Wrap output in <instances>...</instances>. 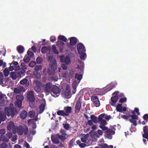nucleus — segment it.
Returning <instances> with one entry per match:
<instances>
[{"instance_id":"nucleus-1","label":"nucleus","mask_w":148,"mask_h":148,"mask_svg":"<svg viewBox=\"0 0 148 148\" xmlns=\"http://www.w3.org/2000/svg\"><path fill=\"white\" fill-rule=\"evenodd\" d=\"M84 66L83 62L80 60H78L77 67L75 69V71L77 72L76 73L75 80L73 81V88L74 90L73 91V94L76 92V88L77 86L80 82V80L82 78V76L81 74L78 73H81L83 71V68Z\"/></svg>"},{"instance_id":"nucleus-2","label":"nucleus","mask_w":148,"mask_h":148,"mask_svg":"<svg viewBox=\"0 0 148 148\" xmlns=\"http://www.w3.org/2000/svg\"><path fill=\"white\" fill-rule=\"evenodd\" d=\"M16 114H17V112L15 108L10 109L8 107L5 108L4 113H0V124L2 121L5 120L6 115L8 116H11L12 117Z\"/></svg>"},{"instance_id":"nucleus-3","label":"nucleus","mask_w":148,"mask_h":148,"mask_svg":"<svg viewBox=\"0 0 148 148\" xmlns=\"http://www.w3.org/2000/svg\"><path fill=\"white\" fill-rule=\"evenodd\" d=\"M48 60L50 62V67L48 69V73L49 75H53L57 69L56 62L52 56H50L49 57Z\"/></svg>"},{"instance_id":"nucleus-4","label":"nucleus","mask_w":148,"mask_h":148,"mask_svg":"<svg viewBox=\"0 0 148 148\" xmlns=\"http://www.w3.org/2000/svg\"><path fill=\"white\" fill-rule=\"evenodd\" d=\"M77 48L78 53L81 55L80 58L84 60L86 57V55L84 53L85 49L84 45L82 43H79L77 45Z\"/></svg>"},{"instance_id":"nucleus-5","label":"nucleus","mask_w":148,"mask_h":148,"mask_svg":"<svg viewBox=\"0 0 148 148\" xmlns=\"http://www.w3.org/2000/svg\"><path fill=\"white\" fill-rule=\"evenodd\" d=\"M17 101L15 103V105L20 108L22 107V101L24 99V97L21 95H17L16 96Z\"/></svg>"},{"instance_id":"nucleus-6","label":"nucleus","mask_w":148,"mask_h":148,"mask_svg":"<svg viewBox=\"0 0 148 148\" xmlns=\"http://www.w3.org/2000/svg\"><path fill=\"white\" fill-rule=\"evenodd\" d=\"M51 94L54 97H56L60 95V91L59 88L56 86H53L52 89Z\"/></svg>"},{"instance_id":"nucleus-7","label":"nucleus","mask_w":148,"mask_h":148,"mask_svg":"<svg viewBox=\"0 0 148 148\" xmlns=\"http://www.w3.org/2000/svg\"><path fill=\"white\" fill-rule=\"evenodd\" d=\"M17 131V132L19 134L22 135L23 134V133L26 134L28 131V129L26 127L23 128L22 126H20L18 128L16 127L15 131Z\"/></svg>"},{"instance_id":"nucleus-8","label":"nucleus","mask_w":148,"mask_h":148,"mask_svg":"<svg viewBox=\"0 0 148 148\" xmlns=\"http://www.w3.org/2000/svg\"><path fill=\"white\" fill-rule=\"evenodd\" d=\"M118 93V91H116L112 94V95L114 96L111 97V101L110 102L111 105L112 106L115 105L116 102L118 100V97L117 96V95Z\"/></svg>"},{"instance_id":"nucleus-9","label":"nucleus","mask_w":148,"mask_h":148,"mask_svg":"<svg viewBox=\"0 0 148 148\" xmlns=\"http://www.w3.org/2000/svg\"><path fill=\"white\" fill-rule=\"evenodd\" d=\"M8 130L10 131H12L13 133H16L15 130L16 129V127L15 126L13 122L10 121L9 122L7 126Z\"/></svg>"},{"instance_id":"nucleus-10","label":"nucleus","mask_w":148,"mask_h":148,"mask_svg":"<svg viewBox=\"0 0 148 148\" xmlns=\"http://www.w3.org/2000/svg\"><path fill=\"white\" fill-rule=\"evenodd\" d=\"M27 98L29 101L33 102L35 100L34 92L32 91H30L27 92Z\"/></svg>"},{"instance_id":"nucleus-11","label":"nucleus","mask_w":148,"mask_h":148,"mask_svg":"<svg viewBox=\"0 0 148 148\" xmlns=\"http://www.w3.org/2000/svg\"><path fill=\"white\" fill-rule=\"evenodd\" d=\"M60 61L66 64H69L71 63V60L69 56L64 57V56L60 57Z\"/></svg>"},{"instance_id":"nucleus-12","label":"nucleus","mask_w":148,"mask_h":148,"mask_svg":"<svg viewBox=\"0 0 148 148\" xmlns=\"http://www.w3.org/2000/svg\"><path fill=\"white\" fill-rule=\"evenodd\" d=\"M99 122L100 124L99 127L102 129L103 131H106L108 130V128L105 126L107 124V122L104 120L99 121Z\"/></svg>"},{"instance_id":"nucleus-13","label":"nucleus","mask_w":148,"mask_h":148,"mask_svg":"<svg viewBox=\"0 0 148 148\" xmlns=\"http://www.w3.org/2000/svg\"><path fill=\"white\" fill-rule=\"evenodd\" d=\"M70 93V87L69 85H67L66 90L64 93L63 94V95L64 97L69 99L71 97Z\"/></svg>"},{"instance_id":"nucleus-14","label":"nucleus","mask_w":148,"mask_h":148,"mask_svg":"<svg viewBox=\"0 0 148 148\" xmlns=\"http://www.w3.org/2000/svg\"><path fill=\"white\" fill-rule=\"evenodd\" d=\"M38 113H38V112H36V113L33 110H32L29 112V116L30 117H34V119L36 121L38 120V119H40V118H39L38 117H37Z\"/></svg>"},{"instance_id":"nucleus-15","label":"nucleus","mask_w":148,"mask_h":148,"mask_svg":"<svg viewBox=\"0 0 148 148\" xmlns=\"http://www.w3.org/2000/svg\"><path fill=\"white\" fill-rule=\"evenodd\" d=\"M25 89L23 87L20 86L15 88L14 89V93L16 94L21 93L22 92H25Z\"/></svg>"},{"instance_id":"nucleus-16","label":"nucleus","mask_w":148,"mask_h":148,"mask_svg":"<svg viewBox=\"0 0 148 148\" xmlns=\"http://www.w3.org/2000/svg\"><path fill=\"white\" fill-rule=\"evenodd\" d=\"M42 103L40 106L39 108L37 109V111L39 113H42L44 110L45 101L44 99H42Z\"/></svg>"},{"instance_id":"nucleus-17","label":"nucleus","mask_w":148,"mask_h":148,"mask_svg":"<svg viewBox=\"0 0 148 148\" xmlns=\"http://www.w3.org/2000/svg\"><path fill=\"white\" fill-rule=\"evenodd\" d=\"M70 74L67 72V73H65L63 75L64 77L66 78L67 81H70L71 79V76H72L74 74V72L73 70H71L70 72Z\"/></svg>"},{"instance_id":"nucleus-18","label":"nucleus","mask_w":148,"mask_h":148,"mask_svg":"<svg viewBox=\"0 0 148 148\" xmlns=\"http://www.w3.org/2000/svg\"><path fill=\"white\" fill-rule=\"evenodd\" d=\"M5 132V130L4 129L0 130V140H3L4 141L8 142V139L7 138H5L3 136V135Z\"/></svg>"},{"instance_id":"nucleus-19","label":"nucleus","mask_w":148,"mask_h":148,"mask_svg":"<svg viewBox=\"0 0 148 148\" xmlns=\"http://www.w3.org/2000/svg\"><path fill=\"white\" fill-rule=\"evenodd\" d=\"M106 135L105 136L109 139H111L112 138V135L115 134V132L113 130L109 129L106 132Z\"/></svg>"},{"instance_id":"nucleus-20","label":"nucleus","mask_w":148,"mask_h":148,"mask_svg":"<svg viewBox=\"0 0 148 148\" xmlns=\"http://www.w3.org/2000/svg\"><path fill=\"white\" fill-rule=\"evenodd\" d=\"M91 100L96 107H98L100 105V103L98 98L96 96H92Z\"/></svg>"},{"instance_id":"nucleus-21","label":"nucleus","mask_w":148,"mask_h":148,"mask_svg":"<svg viewBox=\"0 0 148 148\" xmlns=\"http://www.w3.org/2000/svg\"><path fill=\"white\" fill-rule=\"evenodd\" d=\"M132 119L130 120V122L133 123V125L135 126L137 125L136 120L138 119V116L134 114H133L132 116Z\"/></svg>"},{"instance_id":"nucleus-22","label":"nucleus","mask_w":148,"mask_h":148,"mask_svg":"<svg viewBox=\"0 0 148 148\" xmlns=\"http://www.w3.org/2000/svg\"><path fill=\"white\" fill-rule=\"evenodd\" d=\"M143 131L144 134H143V137L148 140V127L145 126L143 128Z\"/></svg>"},{"instance_id":"nucleus-23","label":"nucleus","mask_w":148,"mask_h":148,"mask_svg":"<svg viewBox=\"0 0 148 148\" xmlns=\"http://www.w3.org/2000/svg\"><path fill=\"white\" fill-rule=\"evenodd\" d=\"M81 107V103L80 101H78L75 106V111L76 113H78Z\"/></svg>"},{"instance_id":"nucleus-24","label":"nucleus","mask_w":148,"mask_h":148,"mask_svg":"<svg viewBox=\"0 0 148 148\" xmlns=\"http://www.w3.org/2000/svg\"><path fill=\"white\" fill-rule=\"evenodd\" d=\"M64 110L65 111V113L66 116H68L69 114L71 112V107H65Z\"/></svg>"},{"instance_id":"nucleus-25","label":"nucleus","mask_w":148,"mask_h":148,"mask_svg":"<svg viewBox=\"0 0 148 148\" xmlns=\"http://www.w3.org/2000/svg\"><path fill=\"white\" fill-rule=\"evenodd\" d=\"M57 45L60 49L63 48L65 45L64 43L63 42L59 40L57 42Z\"/></svg>"},{"instance_id":"nucleus-26","label":"nucleus","mask_w":148,"mask_h":148,"mask_svg":"<svg viewBox=\"0 0 148 148\" xmlns=\"http://www.w3.org/2000/svg\"><path fill=\"white\" fill-rule=\"evenodd\" d=\"M53 87H52L51 84L49 83H47L45 86V90L46 92H50L51 88Z\"/></svg>"},{"instance_id":"nucleus-27","label":"nucleus","mask_w":148,"mask_h":148,"mask_svg":"<svg viewBox=\"0 0 148 148\" xmlns=\"http://www.w3.org/2000/svg\"><path fill=\"white\" fill-rule=\"evenodd\" d=\"M27 116V112L25 111H23L20 114V116L21 119H25Z\"/></svg>"},{"instance_id":"nucleus-28","label":"nucleus","mask_w":148,"mask_h":148,"mask_svg":"<svg viewBox=\"0 0 148 148\" xmlns=\"http://www.w3.org/2000/svg\"><path fill=\"white\" fill-rule=\"evenodd\" d=\"M66 134L65 133H63L62 134H58L57 136L61 140H64L66 138Z\"/></svg>"},{"instance_id":"nucleus-29","label":"nucleus","mask_w":148,"mask_h":148,"mask_svg":"<svg viewBox=\"0 0 148 148\" xmlns=\"http://www.w3.org/2000/svg\"><path fill=\"white\" fill-rule=\"evenodd\" d=\"M77 42V40L75 38L72 37L70 39V44L72 45H73L75 44Z\"/></svg>"},{"instance_id":"nucleus-30","label":"nucleus","mask_w":148,"mask_h":148,"mask_svg":"<svg viewBox=\"0 0 148 148\" xmlns=\"http://www.w3.org/2000/svg\"><path fill=\"white\" fill-rule=\"evenodd\" d=\"M27 82V79L26 78H25L20 81V83L22 85H25L28 86L29 85V84Z\"/></svg>"},{"instance_id":"nucleus-31","label":"nucleus","mask_w":148,"mask_h":148,"mask_svg":"<svg viewBox=\"0 0 148 148\" xmlns=\"http://www.w3.org/2000/svg\"><path fill=\"white\" fill-rule=\"evenodd\" d=\"M17 50L20 53H22L24 51V48L23 47L21 46H18L17 48Z\"/></svg>"},{"instance_id":"nucleus-32","label":"nucleus","mask_w":148,"mask_h":148,"mask_svg":"<svg viewBox=\"0 0 148 148\" xmlns=\"http://www.w3.org/2000/svg\"><path fill=\"white\" fill-rule=\"evenodd\" d=\"M51 140L55 144H58L59 143V141L58 139L54 136L51 137Z\"/></svg>"},{"instance_id":"nucleus-33","label":"nucleus","mask_w":148,"mask_h":148,"mask_svg":"<svg viewBox=\"0 0 148 148\" xmlns=\"http://www.w3.org/2000/svg\"><path fill=\"white\" fill-rule=\"evenodd\" d=\"M50 49L49 47H43L41 49V52L43 53H45L49 51Z\"/></svg>"},{"instance_id":"nucleus-34","label":"nucleus","mask_w":148,"mask_h":148,"mask_svg":"<svg viewBox=\"0 0 148 148\" xmlns=\"http://www.w3.org/2000/svg\"><path fill=\"white\" fill-rule=\"evenodd\" d=\"M10 75L12 79L15 80L16 79L17 77V74L16 73H15L14 72H12L10 73Z\"/></svg>"},{"instance_id":"nucleus-35","label":"nucleus","mask_w":148,"mask_h":148,"mask_svg":"<svg viewBox=\"0 0 148 148\" xmlns=\"http://www.w3.org/2000/svg\"><path fill=\"white\" fill-rule=\"evenodd\" d=\"M30 58L27 55L25 56L23 58L24 62L25 63H28L30 60Z\"/></svg>"},{"instance_id":"nucleus-36","label":"nucleus","mask_w":148,"mask_h":148,"mask_svg":"<svg viewBox=\"0 0 148 148\" xmlns=\"http://www.w3.org/2000/svg\"><path fill=\"white\" fill-rule=\"evenodd\" d=\"M77 144L81 147H84L86 146V145L84 143H81L79 140H77L76 142Z\"/></svg>"},{"instance_id":"nucleus-37","label":"nucleus","mask_w":148,"mask_h":148,"mask_svg":"<svg viewBox=\"0 0 148 148\" xmlns=\"http://www.w3.org/2000/svg\"><path fill=\"white\" fill-rule=\"evenodd\" d=\"M58 39L59 40H62L64 42H66V37L60 35L58 37Z\"/></svg>"},{"instance_id":"nucleus-38","label":"nucleus","mask_w":148,"mask_h":148,"mask_svg":"<svg viewBox=\"0 0 148 148\" xmlns=\"http://www.w3.org/2000/svg\"><path fill=\"white\" fill-rule=\"evenodd\" d=\"M91 118L92 120L95 123H97L98 122V119L97 117L93 115L91 116Z\"/></svg>"},{"instance_id":"nucleus-39","label":"nucleus","mask_w":148,"mask_h":148,"mask_svg":"<svg viewBox=\"0 0 148 148\" xmlns=\"http://www.w3.org/2000/svg\"><path fill=\"white\" fill-rule=\"evenodd\" d=\"M117 111L119 112H122V106L121 104H118L116 107Z\"/></svg>"},{"instance_id":"nucleus-40","label":"nucleus","mask_w":148,"mask_h":148,"mask_svg":"<svg viewBox=\"0 0 148 148\" xmlns=\"http://www.w3.org/2000/svg\"><path fill=\"white\" fill-rule=\"evenodd\" d=\"M3 73L5 76H8L9 74V71L7 68H6L4 70Z\"/></svg>"},{"instance_id":"nucleus-41","label":"nucleus","mask_w":148,"mask_h":148,"mask_svg":"<svg viewBox=\"0 0 148 148\" xmlns=\"http://www.w3.org/2000/svg\"><path fill=\"white\" fill-rule=\"evenodd\" d=\"M57 114L59 115H62L63 116H65V112L63 110H60L57 112Z\"/></svg>"},{"instance_id":"nucleus-42","label":"nucleus","mask_w":148,"mask_h":148,"mask_svg":"<svg viewBox=\"0 0 148 148\" xmlns=\"http://www.w3.org/2000/svg\"><path fill=\"white\" fill-rule=\"evenodd\" d=\"M42 67L41 65H37L35 67V70L36 71H38L42 69Z\"/></svg>"},{"instance_id":"nucleus-43","label":"nucleus","mask_w":148,"mask_h":148,"mask_svg":"<svg viewBox=\"0 0 148 148\" xmlns=\"http://www.w3.org/2000/svg\"><path fill=\"white\" fill-rule=\"evenodd\" d=\"M27 55L30 58H33L34 56V54L30 51H28L27 53Z\"/></svg>"},{"instance_id":"nucleus-44","label":"nucleus","mask_w":148,"mask_h":148,"mask_svg":"<svg viewBox=\"0 0 148 148\" xmlns=\"http://www.w3.org/2000/svg\"><path fill=\"white\" fill-rule=\"evenodd\" d=\"M40 83V84L38 85H37L35 87V90L36 91L38 92H39L40 90V86H39V85Z\"/></svg>"},{"instance_id":"nucleus-45","label":"nucleus","mask_w":148,"mask_h":148,"mask_svg":"<svg viewBox=\"0 0 148 148\" xmlns=\"http://www.w3.org/2000/svg\"><path fill=\"white\" fill-rule=\"evenodd\" d=\"M52 48L53 50L54 53L56 54H58L59 53L58 51L56 49V46L55 45H53L52 46Z\"/></svg>"},{"instance_id":"nucleus-46","label":"nucleus","mask_w":148,"mask_h":148,"mask_svg":"<svg viewBox=\"0 0 148 148\" xmlns=\"http://www.w3.org/2000/svg\"><path fill=\"white\" fill-rule=\"evenodd\" d=\"M105 116V115L104 114H101V115H100L99 116V120L101 121V120H104Z\"/></svg>"},{"instance_id":"nucleus-47","label":"nucleus","mask_w":148,"mask_h":148,"mask_svg":"<svg viewBox=\"0 0 148 148\" xmlns=\"http://www.w3.org/2000/svg\"><path fill=\"white\" fill-rule=\"evenodd\" d=\"M135 112H136L138 115H139L140 114V113L139 112V109L138 108H135V110L132 111V114H134L135 113Z\"/></svg>"},{"instance_id":"nucleus-48","label":"nucleus","mask_w":148,"mask_h":148,"mask_svg":"<svg viewBox=\"0 0 148 148\" xmlns=\"http://www.w3.org/2000/svg\"><path fill=\"white\" fill-rule=\"evenodd\" d=\"M36 63L35 62L32 61L29 63V65L30 66L33 67L35 65Z\"/></svg>"},{"instance_id":"nucleus-49","label":"nucleus","mask_w":148,"mask_h":148,"mask_svg":"<svg viewBox=\"0 0 148 148\" xmlns=\"http://www.w3.org/2000/svg\"><path fill=\"white\" fill-rule=\"evenodd\" d=\"M10 65H12V66L14 68V70H18L20 69V67L18 66H15L13 64H11Z\"/></svg>"},{"instance_id":"nucleus-50","label":"nucleus","mask_w":148,"mask_h":148,"mask_svg":"<svg viewBox=\"0 0 148 148\" xmlns=\"http://www.w3.org/2000/svg\"><path fill=\"white\" fill-rule=\"evenodd\" d=\"M42 59L39 57H38L36 59V62L38 64H40L42 62Z\"/></svg>"},{"instance_id":"nucleus-51","label":"nucleus","mask_w":148,"mask_h":148,"mask_svg":"<svg viewBox=\"0 0 148 148\" xmlns=\"http://www.w3.org/2000/svg\"><path fill=\"white\" fill-rule=\"evenodd\" d=\"M50 41L51 42H54L56 40V37L54 36H51L50 37Z\"/></svg>"},{"instance_id":"nucleus-52","label":"nucleus","mask_w":148,"mask_h":148,"mask_svg":"<svg viewBox=\"0 0 148 148\" xmlns=\"http://www.w3.org/2000/svg\"><path fill=\"white\" fill-rule=\"evenodd\" d=\"M7 98V97H6V98H5V97L4 98H0V99H2V100L0 102V105L1 106H3L4 103H5V99H6Z\"/></svg>"},{"instance_id":"nucleus-53","label":"nucleus","mask_w":148,"mask_h":148,"mask_svg":"<svg viewBox=\"0 0 148 148\" xmlns=\"http://www.w3.org/2000/svg\"><path fill=\"white\" fill-rule=\"evenodd\" d=\"M7 146L6 143H3L0 146V148H7Z\"/></svg>"},{"instance_id":"nucleus-54","label":"nucleus","mask_w":148,"mask_h":148,"mask_svg":"<svg viewBox=\"0 0 148 148\" xmlns=\"http://www.w3.org/2000/svg\"><path fill=\"white\" fill-rule=\"evenodd\" d=\"M67 65L66 64H62V67L64 70H66L67 69Z\"/></svg>"},{"instance_id":"nucleus-55","label":"nucleus","mask_w":148,"mask_h":148,"mask_svg":"<svg viewBox=\"0 0 148 148\" xmlns=\"http://www.w3.org/2000/svg\"><path fill=\"white\" fill-rule=\"evenodd\" d=\"M87 139L86 136H84L81 138V141L84 143H85Z\"/></svg>"},{"instance_id":"nucleus-56","label":"nucleus","mask_w":148,"mask_h":148,"mask_svg":"<svg viewBox=\"0 0 148 148\" xmlns=\"http://www.w3.org/2000/svg\"><path fill=\"white\" fill-rule=\"evenodd\" d=\"M3 76L2 73H0V81L1 82L3 81Z\"/></svg>"},{"instance_id":"nucleus-57","label":"nucleus","mask_w":148,"mask_h":148,"mask_svg":"<svg viewBox=\"0 0 148 148\" xmlns=\"http://www.w3.org/2000/svg\"><path fill=\"white\" fill-rule=\"evenodd\" d=\"M102 147L107 148H113V146L112 145H111L110 146H108L107 144H105L104 145V146H103Z\"/></svg>"},{"instance_id":"nucleus-58","label":"nucleus","mask_w":148,"mask_h":148,"mask_svg":"<svg viewBox=\"0 0 148 148\" xmlns=\"http://www.w3.org/2000/svg\"><path fill=\"white\" fill-rule=\"evenodd\" d=\"M16 138L17 136L16 135H14L12 136V140L13 142H14L16 140Z\"/></svg>"},{"instance_id":"nucleus-59","label":"nucleus","mask_w":148,"mask_h":148,"mask_svg":"<svg viewBox=\"0 0 148 148\" xmlns=\"http://www.w3.org/2000/svg\"><path fill=\"white\" fill-rule=\"evenodd\" d=\"M24 144L25 147L26 148H29L30 147V146L29 144L27 142H25Z\"/></svg>"},{"instance_id":"nucleus-60","label":"nucleus","mask_w":148,"mask_h":148,"mask_svg":"<svg viewBox=\"0 0 148 148\" xmlns=\"http://www.w3.org/2000/svg\"><path fill=\"white\" fill-rule=\"evenodd\" d=\"M126 101V98H121L119 101L120 102L123 103L125 102Z\"/></svg>"},{"instance_id":"nucleus-61","label":"nucleus","mask_w":148,"mask_h":148,"mask_svg":"<svg viewBox=\"0 0 148 148\" xmlns=\"http://www.w3.org/2000/svg\"><path fill=\"white\" fill-rule=\"evenodd\" d=\"M130 116V115H129L128 116H127L125 115H123L121 116V117L123 118V119H127L129 118V117Z\"/></svg>"},{"instance_id":"nucleus-62","label":"nucleus","mask_w":148,"mask_h":148,"mask_svg":"<svg viewBox=\"0 0 148 148\" xmlns=\"http://www.w3.org/2000/svg\"><path fill=\"white\" fill-rule=\"evenodd\" d=\"M103 134V131L101 130H98L97 131V134L100 136L102 135Z\"/></svg>"},{"instance_id":"nucleus-63","label":"nucleus","mask_w":148,"mask_h":148,"mask_svg":"<svg viewBox=\"0 0 148 148\" xmlns=\"http://www.w3.org/2000/svg\"><path fill=\"white\" fill-rule=\"evenodd\" d=\"M64 128L66 129H68L70 127V125L68 124H66L64 125Z\"/></svg>"},{"instance_id":"nucleus-64","label":"nucleus","mask_w":148,"mask_h":148,"mask_svg":"<svg viewBox=\"0 0 148 148\" xmlns=\"http://www.w3.org/2000/svg\"><path fill=\"white\" fill-rule=\"evenodd\" d=\"M144 119L145 120H148V114H145L143 116Z\"/></svg>"}]
</instances>
